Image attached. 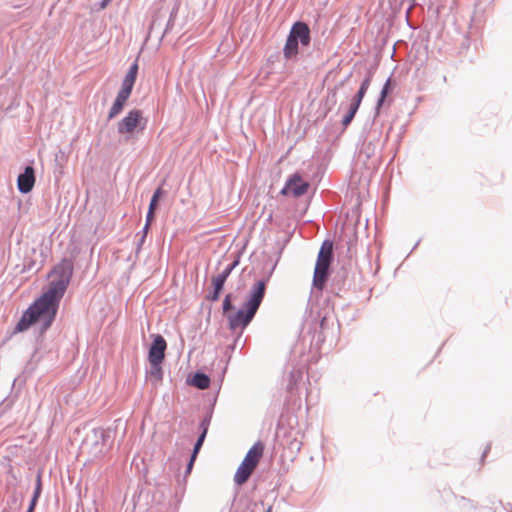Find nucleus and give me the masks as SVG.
<instances>
[{"label":"nucleus","instance_id":"1","mask_svg":"<svg viewBox=\"0 0 512 512\" xmlns=\"http://www.w3.org/2000/svg\"><path fill=\"white\" fill-rule=\"evenodd\" d=\"M73 271L72 260L63 258L57 263L48 273L50 281L46 288L22 313L14 327L13 333L16 334L27 331L34 325L37 326L34 330V351L28 365L34 361L36 354L42 348L44 335L56 319L60 302L71 282Z\"/></svg>","mask_w":512,"mask_h":512},{"label":"nucleus","instance_id":"2","mask_svg":"<svg viewBox=\"0 0 512 512\" xmlns=\"http://www.w3.org/2000/svg\"><path fill=\"white\" fill-rule=\"evenodd\" d=\"M276 265L277 262L271 266L265 278L257 280L251 286L241 307L237 311H233L227 315L230 330L236 331L237 329H240L239 333L243 334L244 330L253 321L264 300L267 283L272 276Z\"/></svg>","mask_w":512,"mask_h":512},{"label":"nucleus","instance_id":"3","mask_svg":"<svg viewBox=\"0 0 512 512\" xmlns=\"http://www.w3.org/2000/svg\"><path fill=\"white\" fill-rule=\"evenodd\" d=\"M311 43L310 27L304 21H296L290 28L286 43L283 48V55L286 60L296 59L299 53V46L308 47Z\"/></svg>","mask_w":512,"mask_h":512},{"label":"nucleus","instance_id":"4","mask_svg":"<svg viewBox=\"0 0 512 512\" xmlns=\"http://www.w3.org/2000/svg\"><path fill=\"white\" fill-rule=\"evenodd\" d=\"M147 122L142 110L132 109L117 123V133L124 136L127 141L130 136L142 132L146 128Z\"/></svg>","mask_w":512,"mask_h":512},{"label":"nucleus","instance_id":"5","mask_svg":"<svg viewBox=\"0 0 512 512\" xmlns=\"http://www.w3.org/2000/svg\"><path fill=\"white\" fill-rule=\"evenodd\" d=\"M239 263L240 254H237L235 256V259L230 264H228L221 273L212 278V291L208 295H206V299L208 301L215 302L219 300L228 277L230 276L232 271L239 265Z\"/></svg>","mask_w":512,"mask_h":512},{"label":"nucleus","instance_id":"6","mask_svg":"<svg viewBox=\"0 0 512 512\" xmlns=\"http://www.w3.org/2000/svg\"><path fill=\"white\" fill-rule=\"evenodd\" d=\"M309 188L310 183L304 180L299 173H294L287 178L280 194L284 196L292 195L295 198H299L306 194Z\"/></svg>","mask_w":512,"mask_h":512},{"label":"nucleus","instance_id":"7","mask_svg":"<svg viewBox=\"0 0 512 512\" xmlns=\"http://www.w3.org/2000/svg\"><path fill=\"white\" fill-rule=\"evenodd\" d=\"M325 321V317L322 318L320 325L314 324L313 327H309L307 332L302 336L303 348L309 343V354L313 356L319 352L321 345L325 341L322 327Z\"/></svg>","mask_w":512,"mask_h":512},{"label":"nucleus","instance_id":"8","mask_svg":"<svg viewBox=\"0 0 512 512\" xmlns=\"http://www.w3.org/2000/svg\"><path fill=\"white\" fill-rule=\"evenodd\" d=\"M152 342L148 349V361H164L167 342L160 334L151 335Z\"/></svg>","mask_w":512,"mask_h":512},{"label":"nucleus","instance_id":"9","mask_svg":"<svg viewBox=\"0 0 512 512\" xmlns=\"http://www.w3.org/2000/svg\"><path fill=\"white\" fill-rule=\"evenodd\" d=\"M35 170L32 165L25 166L23 172L17 177V189L22 194H28L35 185Z\"/></svg>","mask_w":512,"mask_h":512},{"label":"nucleus","instance_id":"10","mask_svg":"<svg viewBox=\"0 0 512 512\" xmlns=\"http://www.w3.org/2000/svg\"><path fill=\"white\" fill-rule=\"evenodd\" d=\"M310 358V355H303V360L301 361V363L291 368V370L288 373L287 390L292 391L294 387L302 380L304 370L306 369V366L310 361Z\"/></svg>","mask_w":512,"mask_h":512},{"label":"nucleus","instance_id":"11","mask_svg":"<svg viewBox=\"0 0 512 512\" xmlns=\"http://www.w3.org/2000/svg\"><path fill=\"white\" fill-rule=\"evenodd\" d=\"M330 265L316 261L313 275V286L319 290L323 289L330 276Z\"/></svg>","mask_w":512,"mask_h":512},{"label":"nucleus","instance_id":"12","mask_svg":"<svg viewBox=\"0 0 512 512\" xmlns=\"http://www.w3.org/2000/svg\"><path fill=\"white\" fill-rule=\"evenodd\" d=\"M264 451V446L261 442H256L247 452L244 459L242 460L243 463L250 466V468H256L258 465Z\"/></svg>","mask_w":512,"mask_h":512},{"label":"nucleus","instance_id":"13","mask_svg":"<svg viewBox=\"0 0 512 512\" xmlns=\"http://www.w3.org/2000/svg\"><path fill=\"white\" fill-rule=\"evenodd\" d=\"M372 78H373V73L371 71H369L366 74L365 78L362 80L358 91L353 96L350 103L356 104L357 106L361 105L362 100H363L364 96L366 95L368 88L371 84Z\"/></svg>","mask_w":512,"mask_h":512},{"label":"nucleus","instance_id":"14","mask_svg":"<svg viewBox=\"0 0 512 512\" xmlns=\"http://www.w3.org/2000/svg\"><path fill=\"white\" fill-rule=\"evenodd\" d=\"M333 260V241L325 239L318 252L317 260L322 263L331 264Z\"/></svg>","mask_w":512,"mask_h":512},{"label":"nucleus","instance_id":"15","mask_svg":"<svg viewBox=\"0 0 512 512\" xmlns=\"http://www.w3.org/2000/svg\"><path fill=\"white\" fill-rule=\"evenodd\" d=\"M187 382L198 389L204 390L210 386L211 381L206 373L198 370L188 378Z\"/></svg>","mask_w":512,"mask_h":512},{"label":"nucleus","instance_id":"16","mask_svg":"<svg viewBox=\"0 0 512 512\" xmlns=\"http://www.w3.org/2000/svg\"><path fill=\"white\" fill-rule=\"evenodd\" d=\"M128 99L129 97L117 93L116 98L107 115L108 122L116 118L123 111Z\"/></svg>","mask_w":512,"mask_h":512},{"label":"nucleus","instance_id":"17","mask_svg":"<svg viewBox=\"0 0 512 512\" xmlns=\"http://www.w3.org/2000/svg\"><path fill=\"white\" fill-rule=\"evenodd\" d=\"M111 436L110 430H105L103 428H94L92 430V434L87 437V441L92 438L93 445L98 446L99 444L105 445L107 440Z\"/></svg>","mask_w":512,"mask_h":512},{"label":"nucleus","instance_id":"18","mask_svg":"<svg viewBox=\"0 0 512 512\" xmlns=\"http://www.w3.org/2000/svg\"><path fill=\"white\" fill-rule=\"evenodd\" d=\"M255 468H250V466H248L247 464L241 462L240 466L238 467L235 475H234V482L237 484V485H242L244 484L245 482H247V480L249 479V477L251 476V474L253 473Z\"/></svg>","mask_w":512,"mask_h":512},{"label":"nucleus","instance_id":"19","mask_svg":"<svg viewBox=\"0 0 512 512\" xmlns=\"http://www.w3.org/2000/svg\"><path fill=\"white\" fill-rule=\"evenodd\" d=\"M41 492H42L41 475L38 474L36 477V485L34 488V492H33L32 498L30 500L29 506L27 507L26 512H34L37 502L40 498Z\"/></svg>","mask_w":512,"mask_h":512},{"label":"nucleus","instance_id":"20","mask_svg":"<svg viewBox=\"0 0 512 512\" xmlns=\"http://www.w3.org/2000/svg\"><path fill=\"white\" fill-rule=\"evenodd\" d=\"M456 502H457L458 508L462 512H476V510H477L476 503L469 498H466L463 496L456 497Z\"/></svg>","mask_w":512,"mask_h":512},{"label":"nucleus","instance_id":"21","mask_svg":"<svg viewBox=\"0 0 512 512\" xmlns=\"http://www.w3.org/2000/svg\"><path fill=\"white\" fill-rule=\"evenodd\" d=\"M360 106H357L356 104L350 103L348 110L346 114L343 116L341 120V125L343 129L345 130L353 121L355 115L357 114Z\"/></svg>","mask_w":512,"mask_h":512},{"label":"nucleus","instance_id":"22","mask_svg":"<svg viewBox=\"0 0 512 512\" xmlns=\"http://www.w3.org/2000/svg\"><path fill=\"white\" fill-rule=\"evenodd\" d=\"M343 85V82H340L338 85L334 86L333 88H329L327 90V97H326V107L327 111H330L332 107L337 103V92L339 87Z\"/></svg>","mask_w":512,"mask_h":512},{"label":"nucleus","instance_id":"23","mask_svg":"<svg viewBox=\"0 0 512 512\" xmlns=\"http://www.w3.org/2000/svg\"><path fill=\"white\" fill-rule=\"evenodd\" d=\"M150 363V375L153 376L156 380H162L163 378V369L162 364L163 361H149Z\"/></svg>","mask_w":512,"mask_h":512},{"label":"nucleus","instance_id":"24","mask_svg":"<svg viewBox=\"0 0 512 512\" xmlns=\"http://www.w3.org/2000/svg\"><path fill=\"white\" fill-rule=\"evenodd\" d=\"M213 406H214V404L207 411L206 415L203 417V419L201 420V422L199 424L200 433H204L205 436H207L208 429H209V426H210V423H211V420H212Z\"/></svg>","mask_w":512,"mask_h":512},{"label":"nucleus","instance_id":"25","mask_svg":"<svg viewBox=\"0 0 512 512\" xmlns=\"http://www.w3.org/2000/svg\"><path fill=\"white\" fill-rule=\"evenodd\" d=\"M166 195V191L162 187H158L155 189V191L152 194V197L150 199L149 208L151 209H157L159 205V201L162 197Z\"/></svg>","mask_w":512,"mask_h":512},{"label":"nucleus","instance_id":"26","mask_svg":"<svg viewBox=\"0 0 512 512\" xmlns=\"http://www.w3.org/2000/svg\"><path fill=\"white\" fill-rule=\"evenodd\" d=\"M134 85H135V81L124 78L122 81V84H121V88L118 91V93L122 94L126 97H130Z\"/></svg>","mask_w":512,"mask_h":512},{"label":"nucleus","instance_id":"27","mask_svg":"<svg viewBox=\"0 0 512 512\" xmlns=\"http://www.w3.org/2000/svg\"><path fill=\"white\" fill-rule=\"evenodd\" d=\"M232 298H233L232 294L229 293V294H226L223 299L222 310H223V314L226 317H227V315H229L230 313H232L235 310V306L232 303Z\"/></svg>","mask_w":512,"mask_h":512},{"label":"nucleus","instance_id":"28","mask_svg":"<svg viewBox=\"0 0 512 512\" xmlns=\"http://www.w3.org/2000/svg\"><path fill=\"white\" fill-rule=\"evenodd\" d=\"M206 439V436L204 433H199L198 437H197V440L196 442L194 443V446H193V449L191 451V454L190 456H193V457H196L198 456L202 446H203V443Z\"/></svg>","mask_w":512,"mask_h":512},{"label":"nucleus","instance_id":"29","mask_svg":"<svg viewBox=\"0 0 512 512\" xmlns=\"http://www.w3.org/2000/svg\"><path fill=\"white\" fill-rule=\"evenodd\" d=\"M196 459H197L196 457L190 456V458H189V460L187 462L186 469H185V472H184V475H183L184 485H183V488H182V492H185L186 483H187V477L191 474Z\"/></svg>","mask_w":512,"mask_h":512},{"label":"nucleus","instance_id":"30","mask_svg":"<svg viewBox=\"0 0 512 512\" xmlns=\"http://www.w3.org/2000/svg\"><path fill=\"white\" fill-rule=\"evenodd\" d=\"M139 66L137 59L130 65L126 75L124 78L136 81L137 74H138Z\"/></svg>","mask_w":512,"mask_h":512},{"label":"nucleus","instance_id":"31","mask_svg":"<svg viewBox=\"0 0 512 512\" xmlns=\"http://www.w3.org/2000/svg\"><path fill=\"white\" fill-rule=\"evenodd\" d=\"M374 151H375V145L373 144V141L370 140L367 142V140H365L363 152L366 154V156L369 158L371 155L374 154Z\"/></svg>","mask_w":512,"mask_h":512},{"label":"nucleus","instance_id":"32","mask_svg":"<svg viewBox=\"0 0 512 512\" xmlns=\"http://www.w3.org/2000/svg\"><path fill=\"white\" fill-rule=\"evenodd\" d=\"M391 89H392L391 78L389 77L385 81V83H384V85H383V87H382V89L380 91V95H382V97H387V95L390 93Z\"/></svg>","mask_w":512,"mask_h":512},{"label":"nucleus","instance_id":"33","mask_svg":"<svg viewBox=\"0 0 512 512\" xmlns=\"http://www.w3.org/2000/svg\"><path fill=\"white\" fill-rule=\"evenodd\" d=\"M386 100V97H382V95H379L377 101H376V105H375V115H374V118H376L379 113H380V109L382 108L384 102Z\"/></svg>","mask_w":512,"mask_h":512},{"label":"nucleus","instance_id":"34","mask_svg":"<svg viewBox=\"0 0 512 512\" xmlns=\"http://www.w3.org/2000/svg\"><path fill=\"white\" fill-rule=\"evenodd\" d=\"M155 211L156 209H151L148 207V211L146 214L145 224L151 225L154 218H155Z\"/></svg>","mask_w":512,"mask_h":512},{"label":"nucleus","instance_id":"35","mask_svg":"<svg viewBox=\"0 0 512 512\" xmlns=\"http://www.w3.org/2000/svg\"><path fill=\"white\" fill-rule=\"evenodd\" d=\"M241 337H242V333H238L234 342L227 347V350L234 351V349L236 348L238 341L241 339Z\"/></svg>","mask_w":512,"mask_h":512},{"label":"nucleus","instance_id":"36","mask_svg":"<svg viewBox=\"0 0 512 512\" xmlns=\"http://www.w3.org/2000/svg\"><path fill=\"white\" fill-rule=\"evenodd\" d=\"M173 24H174V20H173V19H168L167 24H166V27H165V30H164V32L162 33V35H161L160 39H163L164 35H165L169 30H171V29H172Z\"/></svg>","mask_w":512,"mask_h":512},{"label":"nucleus","instance_id":"37","mask_svg":"<svg viewBox=\"0 0 512 512\" xmlns=\"http://www.w3.org/2000/svg\"><path fill=\"white\" fill-rule=\"evenodd\" d=\"M183 485H184V482H183V477L180 478L178 477L177 479V487H176V493H180L181 495L184 494V492H182V488H183Z\"/></svg>","mask_w":512,"mask_h":512},{"label":"nucleus","instance_id":"38","mask_svg":"<svg viewBox=\"0 0 512 512\" xmlns=\"http://www.w3.org/2000/svg\"><path fill=\"white\" fill-rule=\"evenodd\" d=\"M290 448L292 450H296V451H299L300 448H301V442L294 439L293 441L290 442Z\"/></svg>","mask_w":512,"mask_h":512},{"label":"nucleus","instance_id":"39","mask_svg":"<svg viewBox=\"0 0 512 512\" xmlns=\"http://www.w3.org/2000/svg\"><path fill=\"white\" fill-rule=\"evenodd\" d=\"M144 242H145V238H144V236H141L139 238L138 242H137V245H136V250H135L136 254H139V252L142 249V246H143Z\"/></svg>","mask_w":512,"mask_h":512},{"label":"nucleus","instance_id":"40","mask_svg":"<svg viewBox=\"0 0 512 512\" xmlns=\"http://www.w3.org/2000/svg\"><path fill=\"white\" fill-rule=\"evenodd\" d=\"M491 450V443H488L486 446H485V449L482 453V456H481V462L483 463L484 462V459L486 458L487 454L489 453V451Z\"/></svg>","mask_w":512,"mask_h":512},{"label":"nucleus","instance_id":"41","mask_svg":"<svg viewBox=\"0 0 512 512\" xmlns=\"http://www.w3.org/2000/svg\"><path fill=\"white\" fill-rule=\"evenodd\" d=\"M160 24L158 23V19L157 18H154L150 24V27H149V33L151 34L157 26H159Z\"/></svg>","mask_w":512,"mask_h":512},{"label":"nucleus","instance_id":"42","mask_svg":"<svg viewBox=\"0 0 512 512\" xmlns=\"http://www.w3.org/2000/svg\"><path fill=\"white\" fill-rule=\"evenodd\" d=\"M150 226L151 225L145 224L144 227L142 228V230L140 231L141 236H144L145 239H146L147 233L150 229Z\"/></svg>","mask_w":512,"mask_h":512},{"label":"nucleus","instance_id":"43","mask_svg":"<svg viewBox=\"0 0 512 512\" xmlns=\"http://www.w3.org/2000/svg\"><path fill=\"white\" fill-rule=\"evenodd\" d=\"M112 0H101L99 2V8L100 9H104L108 6V4L111 2Z\"/></svg>","mask_w":512,"mask_h":512},{"label":"nucleus","instance_id":"44","mask_svg":"<svg viewBox=\"0 0 512 512\" xmlns=\"http://www.w3.org/2000/svg\"><path fill=\"white\" fill-rule=\"evenodd\" d=\"M177 11H178L177 7H174V8L172 9L171 13H170V17H169V19H173V20H174V19H175V17H176V15H177Z\"/></svg>","mask_w":512,"mask_h":512},{"label":"nucleus","instance_id":"45","mask_svg":"<svg viewBox=\"0 0 512 512\" xmlns=\"http://www.w3.org/2000/svg\"><path fill=\"white\" fill-rule=\"evenodd\" d=\"M347 244H348V251H350V250H351V247H352V245H353L352 240H351V239H349V241L347 242Z\"/></svg>","mask_w":512,"mask_h":512},{"label":"nucleus","instance_id":"46","mask_svg":"<svg viewBox=\"0 0 512 512\" xmlns=\"http://www.w3.org/2000/svg\"><path fill=\"white\" fill-rule=\"evenodd\" d=\"M419 243H420V240H418V241L415 243V245H414V247L412 248V250L410 251V253H411V252H413V251L417 248V246L419 245Z\"/></svg>","mask_w":512,"mask_h":512},{"label":"nucleus","instance_id":"47","mask_svg":"<svg viewBox=\"0 0 512 512\" xmlns=\"http://www.w3.org/2000/svg\"><path fill=\"white\" fill-rule=\"evenodd\" d=\"M265 512H272V506H269Z\"/></svg>","mask_w":512,"mask_h":512},{"label":"nucleus","instance_id":"48","mask_svg":"<svg viewBox=\"0 0 512 512\" xmlns=\"http://www.w3.org/2000/svg\"><path fill=\"white\" fill-rule=\"evenodd\" d=\"M411 8H412V6H410V7L408 8V10H407V12H406V15H407V16L409 15Z\"/></svg>","mask_w":512,"mask_h":512},{"label":"nucleus","instance_id":"49","mask_svg":"<svg viewBox=\"0 0 512 512\" xmlns=\"http://www.w3.org/2000/svg\"><path fill=\"white\" fill-rule=\"evenodd\" d=\"M407 23H408V26H409V27L413 28V27H412V25H411V23H410V21H409L408 19H407Z\"/></svg>","mask_w":512,"mask_h":512},{"label":"nucleus","instance_id":"50","mask_svg":"<svg viewBox=\"0 0 512 512\" xmlns=\"http://www.w3.org/2000/svg\"><path fill=\"white\" fill-rule=\"evenodd\" d=\"M443 81H444V82H446V81H447L446 76H443Z\"/></svg>","mask_w":512,"mask_h":512},{"label":"nucleus","instance_id":"51","mask_svg":"<svg viewBox=\"0 0 512 512\" xmlns=\"http://www.w3.org/2000/svg\"><path fill=\"white\" fill-rule=\"evenodd\" d=\"M412 1L414 2L415 0H412Z\"/></svg>","mask_w":512,"mask_h":512}]
</instances>
